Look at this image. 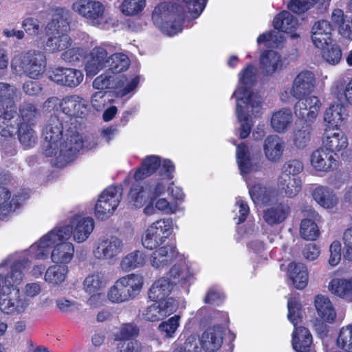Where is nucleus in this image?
<instances>
[{"mask_svg": "<svg viewBox=\"0 0 352 352\" xmlns=\"http://www.w3.org/2000/svg\"><path fill=\"white\" fill-rule=\"evenodd\" d=\"M157 171L156 176L147 183V186L153 193L160 194L165 190L167 182L174 177L175 166L170 160L156 155H147L142 160L141 166L135 171L133 178L140 181Z\"/></svg>", "mask_w": 352, "mask_h": 352, "instance_id": "423d86ee", "label": "nucleus"}, {"mask_svg": "<svg viewBox=\"0 0 352 352\" xmlns=\"http://www.w3.org/2000/svg\"><path fill=\"white\" fill-rule=\"evenodd\" d=\"M322 50H323L322 57L328 63L335 65L340 63L342 58V51L338 45L330 44Z\"/></svg>", "mask_w": 352, "mask_h": 352, "instance_id": "338daca9", "label": "nucleus"}, {"mask_svg": "<svg viewBox=\"0 0 352 352\" xmlns=\"http://www.w3.org/2000/svg\"><path fill=\"white\" fill-rule=\"evenodd\" d=\"M292 142L298 148H304L311 140V133L307 126L296 127L292 132Z\"/></svg>", "mask_w": 352, "mask_h": 352, "instance_id": "bf43d9fd", "label": "nucleus"}, {"mask_svg": "<svg viewBox=\"0 0 352 352\" xmlns=\"http://www.w3.org/2000/svg\"><path fill=\"white\" fill-rule=\"evenodd\" d=\"M296 99L298 101L294 106V113L296 118L306 123L314 122L322 107L320 99L315 95Z\"/></svg>", "mask_w": 352, "mask_h": 352, "instance_id": "aec40b11", "label": "nucleus"}, {"mask_svg": "<svg viewBox=\"0 0 352 352\" xmlns=\"http://www.w3.org/2000/svg\"><path fill=\"white\" fill-rule=\"evenodd\" d=\"M149 194V201L144 208V213L151 216L160 212L164 214H175L184 211V207L177 203H173L166 197L161 196L165 193L166 190L160 194H155L147 188Z\"/></svg>", "mask_w": 352, "mask_h": 352, "instance_id": "412c9836", "label": "nucleus"}, {"mask_svg": "<svg viewBox=\"0 0 352 352\" xmlns=\"http://www.w3.org/2000/svg\"><path fill=\"white\" fill-rule=\"evenodd\" d=\"M60 112L58 115L70 118L72 117L82 118L87 114V100L77 95L69 96L61 100Z\"/></svg>", "mask_w": 352, "mask_h": 352, "instance_id": "393cba45", "label": "nucleus"}, {"mask_svg": "<svg viewBox=\"0 0 352 352\" xmlns=\"http://www.w3.org/2000/svg\"><path fill=\"white\" fill-rule=\"evenodd\" d=\"M289 320L294 324L295 329L292 333V346L296 352H311L312 336L309 331L303 327H297L302 320V311L298 301L290 299L287 303Z\"/></svg>", "mask_w": 352, "mask_h": 352, "instance_id": "f8f14e48", "label": "nucleus"}, {"mask_svg": "<svg viewBox=\"0 0 352 352\" xmlns=\"http://www.w3.org/2000/svg\"><path fill=\"white\" fill-rule=\"evenodd\" d=\"M113 53L112 45L104 43L85 54L84 69L87 77H93L107 67L108 55Z\"/></svg>", "mask_w": 352, "mask_h": 352, "instance_id": "a211bd4d", "label": "nucleus"}, {"mask_svg": "<svg viewBox=\"0 0 352 352\" xmlns=\"http://www.w3.org/2000/svg\"><path fill=\"white\" fill-rule=\"evenodd\" d=\"M1 268H10V272L0 274V310L3 314L18 316L25 314L30 305L20 293L18 286L24 278L23 271L29 268L28 261L22 263L18 255L11 254L0 263Z\"/></svg>", "mask_w": 352, "mask_h": 352, "instance_id": "20e7f679", "label": "nucleus"}, {"mask_svg": "<svg viewBox=\"0 0 352 352\" xmlns=\"http://www.w3.org/2000/svg\"><path fill=\"white\" fill-rule=\"evenodd\" d=\"M122 189L120 186H111L100 195L94 207V215L98 220H106L111 217L122 199Z\"/></svg>", "mask_w": 352, "mask_h": 352, "instance_id": "dca6fc26", "label": "nucleus"}, {"mask_svg": "<svg viewBox=\"0 0 352 352\" xmlns=\"http://www.w3.org/2000/svg\"><path fill=\"white\" fill-rule=\"evenodd\" d=\"M174 3L162 2L152 13L153 25L164 34L173 36L184 26L197 19L203 12L206 0H175Z\"/></svg>", "mask_w": 352, "mask_h": 352, "instance_id": "7ed1b4c3", "label": "nucleus"}, {"mask_svg": "<svg viewBox=\"0 0 352 352\" xmlns=\"http://www.w3.org/2000/svg\"><path fill=\"white\" fill-rule=\"evenodd\" d=\"M311 196L314 200L322 208L333 210L339 204V198L331 188L319 185L315 187Z\"/></svg>", "mask_w": 352, "mask_h": 352, "instance_id": "473e14b6", "label": "nucleus"}, {"mask_svg": "<svg viewBox=\"0 0 352 352\" xmlns=\"http://www.w3.org/2000/svg\"><path fill=\"white\" fill-rule=\"evenodd\" d=\"M130 65L128 56L123 53H111L108 55L107 67L108 69L105 72H111V74H120L126 71Z\"/></svg>", "mask_w": 352, "mask_h": 352, "instance_id": "de8ad7c7", "label": "nucleus"}, {"mask_svg": "<svg viewBox=\"0 0 352 352\" xmlns=\"http://www.w3.org/2000/svg\"><path fill=\"white\" fill-rule=\"evenodd\" d=\"M131 300H134L142 292L144 277L140 273H131L118 278Z\"/></svg>", "mask_w": 352, "mask_h": 352, "instance_id": "ea45409f", "label": "nucleus"}, {"mask_svg": "<svg viewBox=\"0 0 352 352\" xmlns=\"http://www.w3.org/2000/svg\"><path fill=\"white\" fill-rule=\"evenodd\" d=\"M314 307L320 321L333 324L337 318L336 307L329 296L318 294L314 298Z\"/></svg>", "mask_w": 352, "mask_h": 352, "instance_id": "c85d7f7f", "label": "nucleus"}, {"mask_svg": "<svg viewBox=\"0 0 352 352\" xmlns=\"http://www.w3.org/2000/svg\"><path fill=\"white\" fill-rule=\"evenodd\" d=\"M124 250V243L116 236H103L98 238L92 248L93 256L99 261L112 263Z\"/></svg>", "mask_w": 352, "mask_h": 352, "instance_id": "f3484780", "label": "nucleus"}, {"mask_svg": "<svg viewBox=\"0 0 352 352\" xmlns=\"http://www.w3.org/2000/svg\"><path fill=\"white\" fill-rule=\"evenodd\" d=\"M146 191L147 190V185L146 188L140 185L133 186L128 195L129 204L135 208L142 207L146 201Z\"/></svg>", "mask_w": 352, "mask_h": 352, "instance_id": "4d7b16f0", "label": "nucleus"}, {"mask_svg": "<svg viewBox=\"0 0 352 352\" xmlns=\"http://www.w3.org/2000/svg\"><path fill=\"white\" fill-rule=\"evenodd\" d=\"M201 339L196 334H191L183 344H174L173 352H201L202 349Z\"/></svg>", "mask_w": 352, "mask_h": 352, "instance_id": "6e6d98bb", "label": "nucleus"}, {"mask_svg": "<svg viewBox=\"0 0 352 352\" xmlns=\"http://www.w3.org/2000/svg\"><path fill=\"white\" fill-rule=\"evenodd\" d=\"M45 68V57L36 51L19 52L11 60L12 72L19 76L25 74L31 78H38Z\"/></svg>", "mask_w": 352, "mask_h": 352, "instance_id": "9b49d317", "label": "nucleus"}, {"mask_svg": "<svg viewBox=\"0 0 352 352\" xmlns=\"http://www.w3.org/2000/svg\"><path fill=\"white\" fill-rule=\"evenodd\" d=\"M302 182L300 177H292L279 175L276 186L278 192L283 197L293 198L301 190Z\"/></svg>", "mask_w": 352, "mask_h": 352, "instance_id": "58836bf2", "label": "nucleus"}, {"mask_svg": "<svg viewBox=\"0 0 352 352\" xmlns=\"http://www.w3.org/2000/svg\"><path fill=\"white\" fill-rule=\"evenodd\" d=\"M274 28L289 36L292 39L300 38L301 28L298 19L288 11H283L273 19Z\"/></svg>", "mask_w": 352, "mask_h": 352, "instance_id": "bb28decb", "label": "nucleus"}, {"mask_svg": "<svg viewBox=\"0 0 352 352\" xmlns=\"http://www.w3.org/2000/svg\"><path fill=\"white\" fill-rule=\"evenodd\" d=\"M331 92L338 100H345L352 105V78L347 83L344 78L336 80L331 86Z\"/></svg>", "mask_w": 352, "mask_h": 352, "instance_id": "3c124183", "label": "nucleus"}, {"mask_svg": "<svg viewBox=\"0 0 352 352\" xmlns=\"http://www.w3.org/2000/svg\"><path fill=\"white\" fill-rule=\"evenodd\" d=\"M289 214V207L280 204L267 208L263 211V218L270 226L278 225L283 222Z\"/></svg>", "mask_w": 352, "mask_h": 352, "instance_id": "a18cd8bd", "label": "nucleus"}, {"mask_svg": "<svg viewBox=\"0 0 352 352\" xmlns=\"http://www.w3.org/2000/svg\"><path fill=\"white\" fill-rule=\"evenodd\" d=\"M16 107L15 104L7 106L0 111V135L4 138L13 137L19 129L17 123Z\"/></svg>", "mask_w": 352, "mask_h": 352, "instance_id": "7c9ffc66", "label": "nucleus"}, {"mask_svg": "<svg viewBox=\"0 0 352 352\" xmlns=\"http://www.w3.org/2000/svg\"><path fill=\"white\" fill-rule=\"evenodd\" d=\"M62 232L56 228L43 234L30 247L21 252L15 253L22 260V263L28 261L29 266L31 260H45L50 256L54 264L67 265L74 257L75 246L69 239L62 238Z\"/></svg>", "mask_w": 352, "mask_h": 352, "instance_id": "39448f33", "label": "nucleus"}, {"mask_svg": "<svg viewBox=\"0 0 352 352\" xmlns=\"http://www.w3.org/2000/svg\"><path fill=\"white\" fill-rule=\"evenodd\" d=\"M236 162L243 179L249 189V194L252 201L256 206H265L271 203L274 199V192L262 186L260 183L252 182V174L254 166L251 162L248 146L240 144L236 151Z\"/></svg>", "mask_w": 352, "mask_h": 352, "instance_id": "0eeeda50", "label": "nucleus"}, {"mask_svg": "<svg viewBox=\"0 0 352 352\" xmlns=\"http://www.w3.org/2000/svg\"><path fill=\"white\" fill-rule=\"evenodd\" d=\"M319 217L318 214L313 211L311 218H305L302 220L300 227V236L305 240L314 241L319 236V228L315 220Z\"/></svg>", "mask_w": 352, "mask_h": 352, "instance_id": "8fccbe9b", "label": "nucleus"}, {"mask_svg": "<svg viewBox=\"0 0 352 352\" xmlns=\"http://www.w3.org/2000/svg\"><path fill=\"white\" fill-rule=\"evenodd\" d=\"M19 140L25 148L32 147L36 141V135L32 127L28 124H21L18 129Z\"/></svg>", "mask_w": 352, "mask_h": 352, "instance_id": "052dcab7", "label": "nucleus"}, {"mask_svg": "<svg viewBox=\"0 0 352 352\" xmlns=\"http://www.w3.org/2000/svg\"><path fill=\"white\" fill-rule=\"evenodd\" d=\"M260 67L266 76H272L280 71L283 67L281 55L274 50H265L260 57Z\"/></svg>", "mask_w": 352, "mask_h": 352, "instance_id": "e433bc0d", "label": "nucleus"}, {"mask_svg": "<svg viewBox=\"0 0 352 352\" xmlns=\"http://www.w3.org/2000/svg\"><path fill=\"white\" fill-rule=\"evenodd\" d=\"M176 309L175 300L173 298H170L162 302L157 301L148 306L143 311L142 316L147 321H158L171 315Z\"/></svg>", "mask_w": 352, "mask_h": 352, "instance_id": "cd10ccee", "label": "nucleus"}, {"mask_svg": "<svg viewBox=\"0 0 352 352\" xmlns=\"http://www.w3.org/2000/svg\"><path fill=\"white\" fill-rule=\"evenodd\" d=\"M265 158L274 163H277L282 159L285 149V143L278 135H270L264 140L263 145Z\"/></svg>", "mask_w": 352, "mask_h": 352, "instance_id": "2f4dec72", "label": "nucleus"}, {"mask_svg": "<svg viewBox=\"0 0 352 352\" xmlns=\"http://www.w3.org/2000/svg\"><path fill=\"white\" fill-rule=\"evenodd\" d=\"M49 78L58 85L76 87L83 81L84 74L74 68L55 67L49 71Z\"/></svg>", "mask_w": 352, "mask_h": 352, "instance_id": "4be33fe9", "label": "nucleus"}, {"mask_svg": "<svg viewBox=\"0 0 352 352\" xmlns=\"http://www.w3.org/2000/svg\"><path fill=\"white\" fill-rule=\"evenodd\" d=\"M348 116L347 111L343 104H331L323 114L324 127L340 128L346 121Z\"/></svg>", "mask_w": 352, "mask_h": 352, "instance_id": "72a5a7b5", "label": "nucleus"}, {"mask_svg": "<svg viewBox=\"0 0 352 352\" xmlns=\"http://www.w3.org/2000/svg\"><path fill=\"white\" fill-rule=\"evenodd\" d=\"M19 204L16 196L11 198V193L8 189L0 186V208L7 212L14 210Z\"/></svg>", "mask_w": 352, "mask_h": 352, "instance_id": "0e129e2a", "label": "nucleus"}, {"mask_svg": "<svg viewBox=\"0 0 352 352\" xmlns=\"http://www.w3.org/2000/svg\"><path fill=\"white\" fill-rule=\"evenodd\" d=\"M316 87L315 74L307 69L300 71L293 79L290 87L284 88L280 93V100L289 103L292 98L309 96Z\"/></svg>", "mask_w": 352, "mask_h": 352, "instance_id": "4468645a", "label": "nucleus"}, {"mask_svg": "<svg viewBox=\"0 0 352 352\" xmlns=\"http://www.w3.org/2000/svg\"><path fill=\"white\" fill-rule=\"evenodd\" d=\"M61 232L62 238L72 239L76 243L85 242L95 228V221L91 217L76 214L69 219L68 224L56 226Z\"/></svg>", "mask_w": 352, "mask_h": 352, "instance_id": "2eb2a0df", "label": "nucleus"}, {"mask_svg": "<svg viewBox=\"0 0 352 352\" xmlns=\"http://www.w3.org/2000/svg\"><path fill=\"white\" fill-rule=\"evenodd\" d=\"M19 113L21 120L24 122L23 124L32 122L38 116V111L35 106L28 102L23 103L20 106Z\"/></svg>", "mask_w": 352, "mask_h": 352, "instance_id": "774afa93", "label": "nucleus"}, {"mask_svg": "<svg viewBox=\"0 0 352 352\" xmlns=\"http://www.w3.org/2000/svg\"><path fill=\"white\" fill-rule=\"evenodd\" d=\"M348 145V138L340 128H324L322 146L336 155L337 153L344 151Z\"/></svg>", "mask_w": 352, "mask_h": 352, "instance_id": "5701e85b", "label": "nucleus"}, {"mask_svg": "<svg viewBox=\"0 0 352 352\" xmlns=\"http://www.w3.org/2000/svg\"><path fill=\"white\" fill-rule=\"evenodd\" d=\"M146 261V255L142 250H133L124 255L120 263L124 272L131 271L144 267Z\"/></svg>", "mask_w": 352, "mask_h": 352, "instance_id": "49530a36", "label": "nucleus"}, {"mask_svg": "<svg viewBox=\"0 0 352 352\" xmlns=\"http://www.w3.org/2000/svg\"><path fill=\"white\" fill-rule=\"evenodd\" d=\"M223 329L217 325L208 328L201 336V346L208 352H214L220 349L223 344Z\"/></svg>", "mask_w": 352, "mask_h": 352, "instance_id": "f704fd0d", "label": "nucleus"}, {"mask_svg": "<svg viewBox=\"0 0 352 352\" xmlns=\"http://www.w3.org/2000/svg\"><path fill=\"white\" fill-rule=\"evenodd\" d=\"M19 91L17 87L12 84L0 82V103H9L10 105L15 104Z\"/></svg>", "mask_w": 352, "mask_h": 352, "instance_id": "13d9d810", "label": "nucleus"}, {"mask_svg": "<svg viewBox=\"0 0 352 352\" xmlns=\"http://www.w3.org/2000/svg\"><path fill=\"white\" fill-rule=\"evenodd\" d=\"M173 285L170 280L161 277L153 282L151 285L148 292V298L155 302L164 301L165 299L170 298L168 297L171 293Z\"/></svg>", "mask_w": 352, "mask_h": 352, "instance_id": "37998d69", "label": "nucleus"}, {"mask_svg": "<svg viewBox=\"0 0 352 352\" xmlns=\"http://www.w3.org/2000/svg\"><path fill=\"white\" fill-rule=\"evenodd\" d=\"M294 116L289 108L283 107L274 111L270 118L272 129L278 133H285L292 127Z\"/></svg>", "mask_w": 352, "mask_h": 352, "instance_id": "c9c22d12", "label": "nucleus"}, {"mask_svg": "<svg viewBox=\"0 0 352 352\" xmlns=\"http://www.w3.org/2000/svg\"><path fill=\"white\" fill-rule=\"evenodd\" d=\"M69 10L65 7H56L53 10L52 19L47 25L48 36L45 44L47 50L56 52L66 50L72 45V38L67 34L69 30Z\"/></svg>", "mask_w": 352, "mask_h": 352, "instance_id": "6e6552de", "label": "nucleus"}, {"mask_svg": "<svg viewBox=\"0 0 352 352\" xmlns=\"http://www.w3.org/2000/svg\"><path fill=\"white\" fill-rule=\"evenodd\" d=\"M120 11L126 16H140L146 6V0H120Z\"/></svg>", "mask_w": 352, "mask_h": 352, "instance_id": "864d4df0", "label": "nucleus"}, {"mask_svg": "<svg viewBox=\"0 0 352 352\" xmlns=\"http://www.w3.org/2000/svg\"><path fill=\"white\" fill-rule=\"evenodd\" d=\"M139 82L140 76L138 75L126 76L104 72L94 80L92 87L96 90L113 89L116 97L123 98L129 94H133Z\"/></svg>", "mask_w": 352, "mask_h": 352, "instance_id": "1a4fd4ad", "label": "nucleus"}, {"mask_svg": "<svg viewBox=\"0 0 352 352\" xmlns=\"http://www.w3.org/2000/svg\"><path fill=\"white\" fill-rule=\"evenodd\" d=\"M139 329L134 323H124L120 325L114 333V339L116 341L126 340L131 338L137 336Z\"/></svg>", "mask_w": 352, "mask_h": 352, "instance_id": "e2e57ef3", "label": "nucleus"}, {"mask_svg": "<svg viewBox=\"0 0 352 352\" xmlns=\"http://www.w3.org/2000/svg\"><path fill=\"white\" fill-rule=\"evenodd\" d=\"M107 298L113 304H122L131 300L119 279L116 280L109 288Z\"/></svg>", "mask_w": 352, "mask_h": 352, "instance_id": "5fc2aeb1", "label": "nucleus"}, {"mask_svg": "<svg viewBox=\"0 0 352 352\" xmlns=\"http://www.w3.org/2000/svg\"><path fill=\"white\" fill-rule=\"evenodd\" d=\"M60 115L52 116L43 129L44 153L47 157H54L58 166L71 162L82 148V137L77 133L69 132L67 120Z\"/></svg>", "mask_w": 352, "mask_h": 352, "instance_id": "f257e3e1", "label": "nucleus"}, {"mask_svg": "<svg viewBox=\"0 0 352 352\" xmlns=\"http://www.w3.org/2000/svg\"><path fill=\"white\" fill-rule=\"evenodd\" d=\"M257 229L254 223H251L239 227L237 233L241 238L248 240V246L252 252L260 254L265 249V244L257 233Z\"/></svg>", "mask_w": 352, "mask_h": 352, "instance_id": "4c0bfd02", "label": "nucleus"}, {"mask_svg": "<svg viewBox=\"0 0 352 352\" xmlns=\"http://www.w3.org/2000/svg\"><path fill=\"white\" fill-rule=\"evenodd\" d=\"M108 278L103 272H96L88 275L84 282L83 288L88 294L102 291L108 283Z\"/></svg>", "mask_w": 352, "mask_h": 352, "instance_id": "09e8293b", "label": "nucleus"}, {"mask_svg": "<svg viewBox=\"0 0 352 352\" xmlns=\"http://www.w3.org/2000/svg\"><path fill=\"white\" fill-rule=\"evenodd\" d=\"M168 271V276L170 283L175 285L184 287L190 283L195 274L192 267L191 263L188 260V256L184 260H177Z\"/></svg>", "mask_w": 352, "mask_h": 352, "instance_id": "b1692460", "label": "nucleus"}, {"mask_svg": "<svg viewBox=\"0 0 352 352\" xmlns=\"http://www.w3.org/2000/svg\"><path fill=\"white\" fill-rule=\"evenodd\" d=\"M68 273V267L60 264L50 266L45 274V280L48 284L56 286L63 283Z\"/></svg>", "mask_w": 352, "mask_h": 352, "instance_id": "603ef678", "label": "nucleus"}, {"mask_svg": "<svg viewBox=\"0 0 352 352\" xmlns=\"http://www.w3.org/2000/svg\"><path fill=\"white\" fill-rule=\"evenodd\" d=\"M328 289L337 297L352 302V277L332 279L329 283Z\"/></svg>", "mask_w": 352, "mask_h": 352, "instance_id": "c03bdc74", "label": "nucleus"}, {"mask_svg": "<svg viewBox=\"0 0 352 352\" xmlns=\"http://www.w3.org/2000/svg\"><path fill=\"white\" fill-rule=\"evenodd\" d=\"M330 19L332 28H337L340 35L352 39V19L344 15L343 10L339 8L332 11Z\"/></svg>", "mask_w": 352, "mask_h": 352, "instance_id": "79ce46f5", "label": "nucleus"}, {"mask_svg": "<svg viewBox=\"0 0 352 352\" xmlns=\"http://www.w3.org/2000/svg\"><path fill=\"white\" fill-rule=\"evenodd\" d=\"M175 223L169 217L159 219L148 226L142 236V244L146 249L153 250L162 246L172 235Z\"/></svg>", "mask_w": 352, "mask_h": 352, "instance_id": "ddd939ff", "label": "nucleus"}, {"mask_svg": "<svg viewBox=\"0 0 352 352\" xmlns=\"http://www.w3.org/2000/svg\"><path fill=\"white\" fill-rule=\"evenodd\" d=\"M287 275L296 289H302L307 285L309 273L303 263H290L287 267Z\"/></svg>", "mask_w": 352, "mask_h": 352, "instance_id": "a19ab883", "label": "nucleus"}, {"mask_svg": "<svg viewBox=\"0 0 352 352\" xmlns=\"http://www.w3.org/2000/svg\"><path fill=\"white\" fill-rule=\"evenodd\" d=\"M150 254V265L155 270L162 272L169 267L174 260H184L186 254L179 252L176 245L168 243L160 246Z\"/></svg>", "mask_w": 352, "mask_h": 352, "instance_id": "6ab92c4d", "label": "nucleus"}, {"mask_svg": "<svg viewBox=\"0 0 352 352\" xmlns=\"http://www.w3.org/2000/svg\"><path fill=\"white\" fill-rule=\"evenodd\" d=\"M309 162L311 166L318 172H329L337 166L336 155L323 146L311 153Z\"/></svg>", "mask_w": 352, "mask_h": 352, "instance_id": "a878e982", "label": "nucleus"}, {"mask_svg": "<svg viewBox=\"0 0 352 352\" xmlns=\"http://www.w3.org/2000/svg\"><path fill=\"white\" fill-rule=\"evenodd\" d=\"M180 316L175 315L167 320L161 322L158 327L159 331L164 335L166 338H173L175 336V332L180 325Z\"/></svg>", "mask_w": 352, "mask_h": 352, "instance_id": "680f3d73", "label": "nucleus"}, {"mask_svg": "<svg viewBox=\"0 0 352 352\" xmlns=\"http://www.w3.org/2000/svg\"><path fill=\"white\" fill-rule=\"evenodd\" d=\"M258 69L248 64L239 74V82L232 96L236 100V113L241 123L239 137L246 138L250 133L252 118L258 116L262 109L261 96L252 90L257 79Z\"/></svg>", "mask_w": 352, "mask_h": 352, "instance_id": "f03ea898", "label": "nucleus"}, {"mask_svg": "<svg viewBox=\"0 0 352 352\" xmlns=\"http://www.w3.org/2000/svg\"><path fill=\"white\" fill-rule=\"evenodd\" d=\"M304 164L300 160L292 159L284 163L281 168L280 175L298 177L297 175L302 172Z\"/></svg>", "mask_w": 352, "mask_h": 352, "instance_id": "69168bd1", "label": "nucleus"}, {"mask_svg": "<svg viewBox=\"0 0 352 352\" xmlns=\"http://www.w3.org/2000/svg\"><path fill=\"white\" fill-rule=\"evenodd\" d=\"M333 28L330 23L325 20L316 22L311 28V41L318 49H324L332 42Z\"/></svg>", "mask_w": 352, "mask_h": 352, "instance_id": "c756f323", "label": "nucleus"}, {"mask_svg": "<svg viewBox=\"0 0 352 352\" xmlns=\"http://www.w3.org/2000/svg\"><path fill=\"white\" fill-rule=\"evenodd\" d=\"M72 10L93 26L104 28L113 21L109 8L98 0H76L72 5Z\"/></svg>", "mask_w": 352, "mask_h": 352, "instance_id": "9d476101", "label": "nucleus"}]
</instances>
